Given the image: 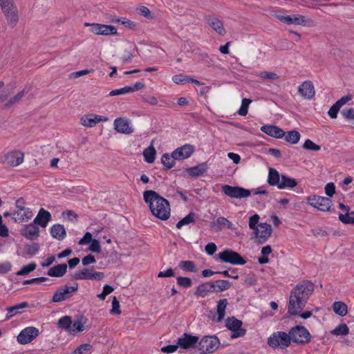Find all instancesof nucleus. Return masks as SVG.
<instances>
[{"label": "nucleus", "instance_id": "338daca9", "mask_svg": "<svg viewBox=\"0 0 354 354\" xmlns=\"http://www.w3.org/2000/svg\"><path fill=\"white\" fill-rule=\"evenodd\" d=\"M324 189L326 194L329 197H332L335 193V186L333 183H327Z\"/></svg>", "mask_w": 354, "mask_h": 354}, {"label": "nucleus", "instance_id": "7ed1b4c3", "mask_svg": "<svg viewBox=\"0 0 354 354\" xmlns=\"http://www.w3.org/2000/svg\"><path fill=\"white\" fill-rule=\"evenodd\" d=\"M306 203L314 208L324 212H331L334 211L333 203L330 198L311 194L306 197Z\"/></svg>", "mask_w": 354, "mask_h": 354}, {"label": "nucleus", "instance_id": "c756f323", "mask_svg": "<svg viewBox=\"0 0 354 354\" xmlns=\"http://www.w3.org/2000/svg\"><path fill=\"white\" fill-rule=\"evenodd\" d=\"M50 219V213L41 208L39 209L37 216L35 218L33 223L35 225H40L42 227H46Z\"/></svg>", "mask_w": 354, "mask_h": 354}, {"label": "nucleus", "instance_id": "8fccbe9b", "mask_svg": "<svg viewBox=\"0 0 354 354\" xmlns=\"http://www.w3.org/2000/svg\"><path fill=\"white\" fill-rule=\"evenodd\" d=\"M252 102V100L248 98H243L242 100L241 105L238 111V113L240 115L245 116L248 114V106Z\"/></svg>", "mask_w": 354, "mask_h": 354}, {"label": "nucleus", "instance_id": "a19ab883", "mask_svg": "<svg viewBox=\"0 0 354 354\" xmlns=\"http://www.w3.org/2000/svg\"><path fill=\"white\" fill-rule=\"evenodd\" d=\"M196 219V214L194 212H190L189 214H187L186 216L180 219L177 223H176V227L178 229H180L182 226L188 225L191 223L194 222Z\"/></svg>", "mask_w": 354, "mask_h": 354}, {"label": "nucleus", "instance_id": "412c9836", "mask_svg": "<svg viewBox=\"0 0 354 354\" xmlns=\"http://www.w3.org/2000/svg\"><path fill=\"white\" fill-rule=\"evenodd\" d=\"M108 118L96 114H87L80 118V124L86 127H95L102 121H107Z\"/></svg>", "mask_w": 354, "mask_h": 354}, {"label": "nucleus", "instance_id": "cd10ccee", "mask_svg": "<svg viewBox=\"0 0 354 354\" xmlns=\"http://www.w3.org/2000/svg\"><path fill=\"white\" fill-rule=\"evenodd\" d=\"M298 91L302 97L311 99L315 95V88L311 81L304 82L298 88Z\"/></svg>", "mask_w": 354, "mask_h": 354}, {"label": "nucleus", "instance_id": "680f3d73", "mask_svg": "<svg viewBox=\"0 0 354 354\" xmlns=\"http://www.w3.org/2000/svg\"><path fill=\"white\" fill-rule=\"evenodd\" d=\"M187 79H188L187 75H184L182 74L175 75L172 77L173 82L177 84H183L187 83Z\"/></svg>", "mask_w": 354, "mask_h": 354}, {"label": "nucleus", "instance_id": "2f4dec72", "mask_svg": "<svg viewBox=\"0 0 354 354\" xmlns=\"http://www.w3.org/2000/svg\"><path fill=\"white\" fill-rule=\"evenodd\" d=\"M66 272L67 265L66 263H61L50 268L48 270L47 274L50 277H62L66 273Z\"/></svg>", "mask_w": 354, "mask_h": 354}, {"label": "nucleus", "instance_id": "2eb2a0df", "mask_svg": "<svg viewBox=\"0 0 354 354\" xmlns=\"http://www.w3.org/2000/svg\"><path fill=\"white\" fill-rule=\"evenodd\" d=\"M252 234L257 238L258 243L263 244L271 236L272 227L267 223H261L259 228L253 231Z\"/></svg>", "mask_w": 354, "mask_h": 354}, {"label": "nucleus", "instance_id": "5fc2aeb1", "mask_svg": "<svg viewBox=\"0 0 354 354\" xmlns=\"http://www.w3.org/2000/svg\"><path fill=\"white\" fill-rule=\"evenodd\" d=\"M176 281H177V284L179 286L183 287V288H187L191 287L192 285V281L189 277H177Z\"/></svg>", "mask_w": 354, "mask_h": 354}, {"label": "nucleus", "instance_id": "58836bf2", "mask_svg": "<svg viewBox=\"0 0 354 354\" xmlns=\"http://www.w3.org/2000/svg\"><path fill=\"white\" fill-rule=\"evenodd\" d=\"M156 153V149L153 146L145 149L143 151V156L145 157V161L148 163L153 162L155 160Z\"/></svg>", "mask_w": 354, "mask_h": 354}, {"label": "nucleus", "instance_id": "1a4fd4ad", "mask_svg": "<svg viewBox=\"0 0 354 354\" xmlns=\"http://www.w3.org/2000/svg\"><path fill=\"white\" fill-rule=\"evenodd\" d=\"M220 344L219 339L216 336H205L201 339L197 346L200 354L214 352Z\"/></svg>", "mask_w": 354, "mask_h": 354}, {"label": "nucleus", "instance_id": "864d4df0", "mask_svg": "<svg viewBox=\"0 0 354 354\" xmlns=\"http://www.w3.org/2000/svg\"><path fill=\"white\" fill-rule=\"evenodd\" d=\"M92 348V345L90 344H83L79 346L71 354H86Z\"/></svg>", "mask_w": 354, "mask_h": 354}, {"label": "nucleus", "instance_id": "423d86ee", "mask_svg": "<svg viewBox=\"0 0 354 354\" xmlns=\"http://www.w3.org/2000/svg\"><path fill=\"white\" fill-rule=\"evenodd\" d=\"M16 210L13 212L12 219L16 223L28 220L32 217L30 208L26 207V201L24 198H19L15 203Z\"/></svg>", "mask_w": 354, "mask_h": 354}, {"label": "nucleus", "instance_id": "72a5a7b5", "mask_svg": "<svg viewBox=\"0 0 354 354\" xmlns=\"http://www.w3.org/2000/svg\"><path fill=\"white\" fill-rule=\"evenodd\" d=\"M176 159L174 158L173 153L171 154L164 153L161 157V162L167 169L174 167Z\"/></svg>", "mask_w": 354, "mask_h": 354}, {"label": "nucleus", "instance_id": "9d476101", "mask_svg": "<svg viewBox=\"0 0 354 354\" xmlns=\"http://www.w3.org/2000/svg\"><path fill=\"white\" fill-rule=\"evenodd\" d=\"M221 191L225 195L233 198L241 199L248 198L251 195L250 189L238 186H231L229 185H222Z\"/></svg>", "mask_w": 354, "mask_h": 354}, {"label": "nucleus", "instance_id": "3c124183", "mask_svg": "<svg viewBox=\"0 0 354 354\" xmlns=\"http://www.w3.org/2000/svg\"><path fill=\"white\" fill-rule=\"evenodd\" d=\"M348 333L349 328L346 324H339L332 331V334L335 335H347Z\"/></svg>", "mask_w": 354, "mask_h": 354}, {"label": "nucleus", "instance_id": "bf43d9fd", "mask_svg": "<svg viewBox=\"0 0 354 354\" xmlns=\"http://www.w3.org/2000/svg\"><path fill=\"white\" fill-rule=\"evenodd\" d=\"M115 21L119 22L125 27L129 28L130 29H134L136 27V23L125 18L117 19Z\"/></svg>", "mask_w": 354, "mask_h": 354}, {"label": "nucleus", "instance_id": "ea45409f", "mask_svg": "<svg viewBox=\"0 0 354 354\" xmlns=\"http://www.w3.org/2000/svg\"><path fill=\"white\" fill-rule=\"evenodd\" d=\"M72 325V319L70 316H64L61 317L57 322L59 328L71 330Z\"/></svg>", "mask_w": 354, "mask_h": 354}, {"label": "nucleus", "instance_id": "4d7b16f0", "mask_svg": "<svg viewBox=\"0 0 354 354\" xmlns=\"http://www.w3.org/2000/svg\"><path fill=\"white\" fill-rule=\"evenodd\" d=\"M137 10L138 11L139 14L142 16L147 18V19H153V15L151 12V11L146 6H140L137 8Z\"/></svg>", "mask_w": 354, "mask_h": 354}, {"label": "nucleus", "instance_id": "e433bc0d", "mask_svg": "<svg viewBox=\"0 0 354 354\" xmlns=\"http://www.w3.org/2000/svg\"><path fill=\"white\" fill-rule=\"evenodd\" d=\"M28 306V304L27 302H22L15 306L7 308L6 310L8 313V315H7L6 319H10L12 317H13L14 315H17L19 313V310L27 308Z\"/></svg>", "mask_w": 354, "mask_h": 354}, {"label": "nucleus", "instance_id": "4468645a", "mask_svg": "<svg viewBox=\"0 0 354 354\" xmlns=\"http://www.w3.org/2000/svg\"><path fill=\"white\" fill-rule=\"evenodd\" d=\"M225 322L227 329L232 331V334L231 335L232 338H237L245 335L246 330L241 328L243 323L241 320L234 317H228Z\"/></svg>", "mask_w": 354, "mask_h": 354}, {"label": "nucleus", "instance_id": "bb28decb", "mask_svg": "<svg viewBox=\"0 0 354 354\" xmlns=\"http://www.w3.org/2000/svg\"><path fill=\"white\" fill-rule=\"evenodd\" d=\"M205 19L208 25L219 35H224L226 33L223 22L219 19L207 15L205 16Z\"/></svg>", "mask_w": 354, "mask_h": 354}, {"label": "nucleus", "instance_id": "39448f33", "mask_svg": "<svg viewBox=\"0 0 354 354\" xmlns=\"http://www.w3.org/2000/svg\"><path fill=\"white\" fill-rule=\"evenodd\" d=\"M291 341L298 344H306L310 342L311 335L304 326L297 325L289 330Z\"/></svg>", "mask_w": 354, "mask_h": 354}, {"label": "nucleus", "instance_id": "0eeeda50", "mask_svg": "<svg viewBox=\"0 0 354 354\" xmlns=\"http://www.w3.org/2000/svg\"><path fill=\"white\" fill-rule=\"evenodd\" d=\"M267 343L273 348H285L290 346L291 343V337L289 335V333H286L285 332L278 331L274 333L268 338Z\"/></svg>", "mask_w": 354, "mask_h": 354}, {"label": "nucleus", "instance_id": "a18cd8bd", "mask_svg": "<svg viewBox=\"0 0 354 354\" xmlns=\"http://www.w3.org/2000/svg\"><path fill=\"white\" fill-rule=\"evenodd\" d=\"M199 62H203L207 66H212L214 64L213 59L206 53H197L195 54Z\"/></svg>", "mask_w": 354, "mask_h": 354}, {"label": "nucleus", "instance_id": "7c9ffc66", "mask_svg": "<svg viewBox=\"0 0 354 354\" xmlns=\"http://www.w3.org/2000/svg\"><path fill=\"white\" fill-rule=\"evenodd\" d=\"M213 292H215V284L212 282H206L200 284L196 288L194 295L204 297L208 293Z\"/></svg>", "mask_w": 354, "mask_h": 354}, {"label": "nucleus", "instance_id": "5701e85b", "mask_svg": "<svg viewBox=\"0 0 354 354\" xmlns=\"http://www.w3.org/2000/svg\"><path fill=\"white\" fill-rule=\"evenodd\" d=\"M210 227L216 232H220L223 227L230 230H235L234 225L225 217L219 216L216 221L210 223Z\"/></svg>", "mask_w": 354, "mask_h": 354}, {"label": "nucleus", "instance_id": "0e129e2a", "mask_svg": "<svg viewBox=\"0 0 354 354\" xmlns=\"http://www.w3.org/2000/svg\"><path fill=\"white\" fill-rule=\"evenodd\" d=\"M341 113L347 120H354L353 108L344 109Z\"/></svg>", "mask_w": 354, "mask_h": 354}, {"label": "nucleus", "instance_id": "f257e3e1", "mask_svg": "<svg viewBox=\"0 0 354 354\" xmlns=\"http://www.w3.org/2000/svg\"><path fill=\"white\" fill-rule=\"evenodd\" d=\"M315 285L309 280H303L298 283L291 290L288 306V312L290 315L299 314L313 294Z\"/></svg>", "mask_w": 354, "mask_h": 354}, {"label": "nucleus", "instance_id": "6e6552de", "mask_svg": "<svg viewBox=\"0 0 354 354\" xmlns=\"http://www.w3.org/2000/svg\"><path fill=\"white\" fill-rule=\"evenodd\" d=\"M78 287V283L74 282L71 286L65 285L64 287L59 288L53 294L51 302L59 303L68 299L77 292Z\"/></svg>", "mask_w": 354, "mask_h": 354}, {"label": "nucleus", "instance_id": "c03bdc74", "mask_svg": "<svg viewBox=\"0 0 354 354\" xmlns=\"http://www.w3.org/2000/svg\"><path fill=\"white\" fill-rule=\"evenodd\" d=\"M339 219L344 224H354V212L339 214Z\"/></svg>", "mask_w": 354, "mask_h": 354}, {"label": "nucleus", "instance_id": "f03ea898", "mask_svg": "<svg viewBox=\"0 0 354 354\" xmlns=\"http://www.w3.org/2000/svg\"><path fill=\"white\" fill-rule=\"evenodd\" d=\"M143 198L145 203L149 204V209L154 216L162 221L169 218L171 209L167 199L153 190L145 191Z\"/></svg>", "mask_w": 354, "mask_h": 354}, {"label": "nucleus", "instance_id": "b1692460", "mask_svg": "<svg viewBox=\"0 0 354 354\" xmlns=\"http://www.w3.org/2000/svg\"><path fill=\"white\" fill-rule=\"evenodd\" d=\"M20 232L27 239L35 240L39 236V230L35 223H30L24 225Z\"/></svg>", "mask_w": 354, "mask_h": 354}, {"label": "nucleus", "instance_id": "6e6d98bb", "mask_svg": "<svg viewBox=\"0 0 354 354\" xmlns=\"http://www.w3.org/2000/svg\"><path fill=\"white\" fill-rule=\"evenodd\" d=\"M36 263H30L26 266H24L19 271L17 272V275L22 276L26 275L33 271L36 268Z\"/></svg>", "mask_w": 354, "mask_h": 354}, {"label": "nucleus", "instance_id": "dca6fc26", "mask_svg": "<svg viewBox=\"0 0 354 354\" xmlns=\"http://www.w3.org/2000/svg\"><path fill=\"white\" fill-rule=\"evenodd\" d=\"M39 335V330L33 326L26 327L23 329L17 336V341L21 344H26L31 342Z\"/></svg>", "mask_w": 354, "mask_h": 354}, {"label": "nucleus", "instance_id": "69168bd1", "mask_svg": "<svg viewBox=\"0 0 354 354\" xmlns=\"http://www.w3.org/2000/svg\"><path fill=\"white\" fill-rule=\"evenodd\" d=\"M39 249V245L37 243H34L31 245H28L26 247V252L29 255H34L35 254Z\"/></svg>", "mask_w": 354, "mask_h": 354}, {"label": "nucleus", "instance_id": "f704fd0d", "mask_svg": "<svg viewBox=\"0 0 354 354\" xmlns=\"http://www.w3.org/2000/svg\"><path fill=\"white\" fill-rule=\"evenodd\" d=\"M227 305V300L226 299H220L217 304V322H221L225 315V309Z\"/></svg>", "mask_w": 354, "mask_h": 354}, {"label": "nucleus", "instance_id": "774afa93", "mask_svg": "<svg viewBox=\"0 0 354 354\" xmlns=\"http://www.w3.org/2000/svg\"><path fill=\"white\" fill-rule=\"evenodd\" d=\"M91 245L89 246V250H91L93 252L99 253L101 251V247L100 245V243L96 239H93V241L91 242Z\"/></svg>", "mask_w": 354, "mask_h": 354}, {"label": "nucleus", "instance_id": "a211bd4d", "mask_svg": "<svg viewBox=\"0 0 354 354\" xmlns=\"http://www.w3.org/2000/svg\"><path fill=\"white\" fill-rule=\"evenodd\" d=\"M24 157V154L21 151H10L3 156L2 162L10 167H16L23 162Z\"/></svg>", "mask_w": 354, "mask_h": 354}, {"label": "nucleus", "instance_id": "37998d69", "mask_svg": "<svg viewBox=\"0 0 354 354\" xmlns=\"http://www.w3.org/2000/svg\"><path fill=\"white\" fill-rule=\"evenodd\" d=\"M215 284V292H223L231 287V283L227 280L219 279L213 282Z\"/></svg>", "mask_w": 354, "mask_h": 354}, {"label": "nucleus", "instance_id": "c85d7f7f", "mask_svg": "<svg viewBox=\"0 0 354 354\" xmlns=\"http://www.w3.org/2000/svg\"><path fill=\"white\" fill-rule=\"evenodd\" d=\"M261 131L275 138H282L285 136L284 131L274 125H263L261 127Z\"/></svg>", "mask_w": 354, "mask_h": 354}, {"label": "nucleus", "instance_id": "4c0bfd02", "mask_svg": "<svg viewBox=\"0 0 354 354\" xmlns=\"http://www.w3.org/2000/svg\"><path fill=\"white\" fill-rule=\"evenodd\" d=\"M300 133L296 130L288 131L285 136V140L291 144H296L300 139Z\"/></svg>", "mask_w": 354, "mask_h": 354}, {"label": "nucleus", "instance_id": "ddd939ff", "mask_svg": "<svg viewBox=\"0 0 354 354\" xmlns=\"http://www.w3.org/2000/svg\"><path fill=\"white\" fill-rule=\"evenodd\" d=\"M73 277L77 280L101 281L104 277V274L102 272H93V269L83 268L76 271Z\"/></svg>", "mask_w": 354, "mask_h": 354}, {"label": "nucleus", "instance_id": "13d9d810", "mask_svg": "<svg viewBox=\"0 0 354 354\" xmlns=\"http://www.w3.org/2000/svg\"><path fill=\"white\" fill-rule=\"evenodd\" d=\"M114 290V288L109 286V285H105L104 287H103V291L102 292H101L100 294H98L97 295V297L100 299V300H104L106 295L111 293Z\"/></svg>", "mask_w": 354, "mask_h": 354}, {"label": "nucleus", "instance_id": "09e8293b", "mask_svg": "<svg viewBox=\"0 0 354 354\" xmlns=\"http://www.w3.org/2000/svg\"><path fill=\"white\" fill-rule=\"evenodd\" d=\"M258 76L261 80H273V81L279 80V76L277 73H273V72H269V71L260 72L258 74Z\"/></svg>", "mask_w": 354, "mask_h": 354}, {"label": "nucleus", "instance_id": "49530a36", "mask_svg": "<svg viewBox=\"0 0 354 354\" xmlns=\"http://www.w3.org/2000/svg\"><path fill=\"white\" fill-rule=\"evenodd\" d=\"M179 267L180 269L187 271V272H196V265L192 261H182L179 263Z\"/></svg>", "mask_w": 354, "mask_h": 354}, {"label": "nucleus", "instance_id": "6ab92c4d", "mask_svg": "<svg viewBox=\"0 0 354 354\" xmlns=\"http://www.w3.org/2000/svg\"><path fill=\"white\" fill-rule=\"evenodd\" d=\"M270 185H277L280 189H292L297 185L294 178H268Z\"/></svg>", "mask_w": 354, "mask_h": 354}, {"label": "nucleus", "instance_id": "f3484780", "mask_svg": "<svg viewBox=\"0 0 354 354\" xmlns=\"http://www.w3.org/2000/svg\"><path fill=\"white\" fill-rule=\"evenodd\" d=\"M85 26H91V31L95 35H115L118 33L115 27L111 25L86 23Z\"/></svg>", "mask_w": 354, "mask_h": 354}, {"label": "nucleus", "instance_id": "393cba45", "mask_svg": "<svg viewBox=\"0 0 354 354\" xmlns=\"http://www.w3.org/2000/svg\"><path fill=\"white\" fill-rule=\"evenodd\" d=\"M209 167L207 162L201 163L196 166L186 168L183 172L192 177H198L206 175Z\"/></svg>", "mask_w": 354, "mask_h": 354}, {"label": "nucleus", "instance_id": "79ce46f5", "mask_svg": "<svg viewBox=\"0 0 354 354\" xmlns=\"http://www.w3.org/2000/svg\"><path fill=\"white\" fill-rule=\"evenodd\" d=\"M26 93L25 91L23 90L18 93H17L15 96L12 97L4 105L5 109L10 108L15 104L19 103L21 98L24 97Z\"/></svg>", "mask_w": 354, "mask_h": 354}, {"label": "nucleus", "instance_id": "052dcab7", "mask_svg": "<svg viewBox=\"0 0 354 354\" xmlns=\"http://www.w3.org/2000/svg\"><path fill=\"white\" fill-rule=\"evenodd\" d=\"M110 312L112 315H120L121 313V310H120V303L115 297L113 298L112 308Z\"/></svg>", "mask_w": 354, "mask_h": 354}, {"label": "nucleus", "instance_id": "20e7f679", "mask_svg": "<svg viewBox=\"0 0 354 354\" xmlns=\"http://www.w3.org/2000/svg\"><path fill=\"white\" fill-rule=\"evenodd\" d=\"M0 6L7 19L8 24L15 27L19 20L18 11L12 0L0 1Z\"/></svg>", "mask_w": 354, "mask_h": 354}, {"label": "nucleus", "instance_id": "473e14b6", "mask_svg": "<svg viewBox=\"0 0 354 354\" xmlns=\"http://www.w3.org/2000/svg\"><path fill=\"white\" fill-rule=\"evenodd\" d=\"M50 234L53 238L59 241L63 240L66 236L65 228L61 224L53 225L50 228Z\"/></svg>", "mask_w": 354, "mask_h": 354}, {"label": "nucleus", "instance_id": "4be33fe9", "mask_svg": "<svg viewBox=\"0 0 354 354\" xmlns=\"http://www.w3.org/2000/svg\"><path fill=\"white\" fill-rule=\"evenodd\" d=\"M114 128L120 133L131 134L133 129L130 126V121L126 118H118L114 120Z\"/></svg>", "mask_w": 354, "mask_h": 354}, {"label": "nucleus", "instance_id": "de8ad7c7", "mask_svg": "<svg viewBox=\"0 0 354 354\" xmlns=\"http://www.w3.org/2000/svg\"><path fill=\"white\" fill-rule=\"evenodd\" d=\"M86 322V319L84 317H81L75 320L73 323V328L71 330L75 331L77 330L78 332H82L84 330V325Z\"/></svg>", "mask_w": 354, "mask_h": 354}, {"label": "nucleus", "instance_id": "c9c22d12", "mask_svg": "<svg viewBox=\"0 0 354 354\" xmlns=\"http://www.w3.org/2000/svg\"><path fill=\"white\" fill-rule=\"evenodd\" d=\"M333 308L334 312L341 317L345 316L348 312V307L346 304L342 301L334 302Z\"/></svg>", "mask_w": 354, "mask_h": 354}, {"label": "nucleus", "instance_id": "e2e57ef3", "mask_svg": "<svg viewBox=\"0 0 354 354\" xmlns=\"http://www.w3.org/2000/svg\"><path fill=\"white\" fill-rule=\"evenodd\" d=\"M259 220V216L257 214H254L250 218L249 220V227L254 231L259 228L257 225L258 224Z\"/></svg>", "mask_w": 354, "mask_h": 354}, {"label": "nucleus", "instance_id": "9b49d317", "mask_svg": "<svg viewBox=\"0 0 354 354\" xmlns=\"http://www.w3.org/2000/svg\"><path fill=\"white\" fill-rule=\"evenodd\" d=\"M218 256L223 262L232 265H244L246 263V261L241 254L230 249H226L219 252Z\"/></svg>", "mask_w": 354, "mask_h": 354}, {"label": "nucleus", "instance_id": "a878e982", "mask_svg": "<svg viewBox=\"0 0 354 354\" xmlns=\"http://www.w3.org/2000/svg\"><path fill=\"white\" fill-rule=\"evenodd\" d=\"M198 341L197 336L185 333L183 337L178 339V345L184 349L194 347Z\"/></svg>", "mask_w": 354, "mask_h": 354}, {"label": "nucleus", "instance_id": "aec40b11", "mask_svg": "<svg viewBox=\"0 0 354 354\" xmlns=\"http://www.w3.org/2000/svg\"><path fill=\"white\" fill-rule=\"evenodd\" d=\"M194 147L190 144H185L182 147H178L172 151L174 158L177 160H181L189 158L194 152Z\"/></svg>", "mask_w": 354, "mask_h": 354}, {"label": "nucleus", "instance_id": "603ef678", "mask_svg": "<svg viewBox=\"0 0 354 354\" xmlns=\"http://www.w3.org/2000/svg\"><path fill=\"white\" fill-rule=\"evenodd\" d=\"M303 148L308 151H318L321 149V147L314 143L311 140L307 139L304 145Z\"/></svg>", "mask_w": 354, "mask_h": 354}, {"label": "nucleus", "instance_id": "f8f14e48", "mask_svg": "<svg viewBox=\"0 0 354 354\" xmlns=\"http://www.w3.org/2000/svg\"><path fill=\"white\" fill-rule=\"evenodd\" d=\"M276 17L280 21L288 25L295 24L301 25L304 26H310L313 23L312 19H306L304 15H277Z\"/></svg>", "mask_w": 354, "mask_h": 354}]
</instances>
